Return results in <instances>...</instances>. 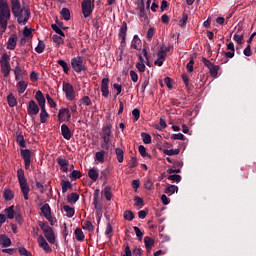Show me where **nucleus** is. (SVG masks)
Wrapping results in <instances>:
<instances>
[{
    "label": "nucleus",
    "mask_w": 256,
    "mask_h": 256,
    "mask_svg": "<svg viewBox=\"0 0 256 256\" xmlns=\"http://www.w3.org/2000/svg\"><path fill=\"white\" fill-rule=\"evenodd\" d=\"M11 11L14 15L18 25H27L29 19H31V9L29 6L21 7V2L19 0H10Z\"/></svg>",
    "instance_id": "nucleus-1"
},
{
    "label": "nucleus",
    "mask_w": 256,
    "mask_h": 256,
    "mask_svg": "<svg viewBox=\"0 0 256 256\" xmlns=\"http://www.w3.org/2000/svg\"><path fill=\"white\" fill-rule=\"evenodd\" d=\"M11 21V7L7 0H0V27L3 32L7 31V25Z\"/></svg>",
    "instance_id": "nucleus-2"
},
{
    "label": "nucleus",
    "mask_w": 256,
    "mask_h": 256,
    "mask_svg": "<svg viewBox=\"0 0 256 256\" xmlns=\"http://www.w3.org/2000/svg\"><path fill=\"white\" fill-rule=\"evenodd\" d=\"M17 178L25 201H29V192L31 191V188H29V184H27V179H25V171H23V169H18Z\"/></svg>",
    "instance_id": "nucleus-3"
},
{
    "label": "nucleus",
    "mask_w": 256,
    "mask_h": 256,
    "mask_svg": "<svg viewBox=\"0 0 256 256\" xmlns=\"http://www.w3.org/2000/svg\"><path fill=\"white\" fill-rule=\"evenodd\" d=\"M11 56L7 53H3L0 58V69L3 77L7 79L11 75Z\"/></svg>",
    "instance_id": "nucleus-4"
},
{
    "label": "nucleus",
    "mask_w": 256,
    "mask_h": 256,
    "mask_svg": "<svg viewBox=\"0 0 256 256\" xmlns=\"http://www.w3.org/2000/svg\"><path fill=\"white\" fill-rule=\"evenodd\" d=\"M71 67L75 73H81V71H87V66L83 64V57L77 56L71 59Z\"/></svg>",
    "instance_id": "nucleus-5"
},
{
    "label": "nucleus",
    "mask_w": 256,
    "mask_h": 256,
    "mask_svg": "<svg viewBox=\"0 0 256 256\" xmlns=\"http://www.w3.org/2000/svg\"><path fill=\"white\" fill-rule=\"evenodd\" d=\"M82 7V14L84 15L85 19L87 17H91L93 13V7H95V0H83L81 3Z\"/></svg>",
    "instance_id": "nucleus-6"
},
{
    "label": "nucleus",
    "mask_w": 256,
    "mask_h": 256,
    "mask_svg": "<svg viewBox=\"0 0 256 256\" xmlns=\"http://www.w3.org/2000/svg\"><path fill=\"white\" fill-rule=\"evenodd\" d=\"M62 91L65 93L66 99L68 101L75 100L76 95H75V88L73 87V85H71L70 83H67V82H63Z\"/></svg>",
    "instance_id": "nucleus-7"
},
{
    "label": "nucleus",
    "mask_w": 256,
    "mask_h": 256,
    "mask_svg": "<svg viewBox=\"0 0 256 256\" xmlns=\"http://www.w3.org/2000/svg\"><path fill=\"white\" fill-rule=\"evenodd\" d=\"M20 153H21V157L24 161V167L27 170L31 167V155H32L31 150L21 149Z\"/></svg>",
    "instance_id": "nucleus-8"
},
{
    "label": "nucleus",
    "mask_w": 256,
    "mask_h": 256,
    "mask_svg": "<svg viewBox=\"0 0 256 256\" xmlns=\"http://www.w3.org/2000/svg\"><path fill=\"white\" fill-rule=\"evenodd\" d=\"M38 245L45 253L53 252V249L49 247V243H47V240H45V237L41 234L38 236Z\"/></svg>",
    "instance_id": "nucleus-9"
},
{
    "label": "nucleus",
    "mask_w": 256,
    "mask_h": 256,
    "mask_svg": "<svg viewBox=\"0 0 256 256\" xmlns=\"http://www.w3.org/2000/svg\"><path fill=\"white\" fill-rule=\"evenodd\" d=\"M119 37L121 38V42H120L121 47H125L126 37H127V22L122 23L119 30Z\"/></svg>",
    "instance_id": "nucleus-10"
},
{
    "label": "nucleus",
    "mask_w": 256,
    "mask_h": 256,
    "mask_svg": "<svg viewBox=\"0 0 256 256\" xmlns=\"http://www.w3.org/2000/svg\"><path fill=\"white\" fill-rule=\"evenodd\" d=\"M27 113L28 115H38L39 114V105H37V102L35 100H30L27 107Z\"/></svg>",
    "instance_id": "nucleus-11"
},
{
    "label": "nucleus",
    "mask_w": 256,
    "mask_h": 256,
    "mask_svg": "<svg viewBox=\"0 0 256 256\" xmlns=\"http://www.w3.org/2000/svg\"><path fill=\"white\" fill-rule=\"evenodd\" d=\"M14 75L16 81H21L23 77L27 76V70H23L21 66L16 65L14 68Z\"/></svg>",
    "instance_id": "nucleus-12"
},
{
    "label": "nucleus",
    "mask_w": 256,
    "mask_h": 256,
    "mask_svg": "<svg viewBox=\"0 0 256 256\" xmlns=\"http://www.w3.org/2000/svg\"><path fill=\"white\" fill-rule=\"evenodd\" d=\"M101 93L105 98L109 97V78H103L101 81Z\"/></svg>",
    "instance_id": "nucleus-13"
},
{
    "label": "nucleus",
    "mask_w": 256,
    "mask_h": 256,
    "mask_svg": "<svg viewBox=\"0 0 256 256\" xmlns=\"http://www.w3.org/2000/svg\"><path fill=\"white\" fill-rule=\"evenodd\" d=\"M17 34H12L7 42V49H9V51H14V49L17 47Z\"/></svg>",
    "instance_id": "nucleus-14"
},
{
    "label": "nucleus",
    "mask_w": 256,
    "mask_h": 256,
    "mask_svg": "<svg viewBox=\"0 0 256 256\" xmlns=\"http://www.w3.org/2000/svg\"><path fill=\"white\" fill-rule=\"evenodd\" d=\"M93 205L96 211L103 210V205L101 204V201H99V189L94 191Z\"/></svg>",
    "instance_id": "nucleus-15"
},
{
    "label": "nucleus",
    "mask_w": 256,
    "mask_h": 256,
    "mask_svg": "<svg viewBox=\"0 0 256 256\" xmlns=\"http://www.w3.org/2000/svg\"><path fill=\"white\" fill-rule=\"evenodd\" d=\"M61 135L67 141L71 140V137H73V135L71 134V129L66 124L61 125Z\"/></svg>",
    "instance_id": "nucleus-16"
},
{
    "label": "nucleus",
    "mask_w": 256,
    "mask_h": 256,
    "mask_svg": "<svg viewBox=\"0 0 256 256\" xmlns=\"http://www.w3.org/2000/svg\"><path fill=\"white\" fill-rule=\"evenodd\" d=\"M35 99L39 105V107H45V96L43 95V92H41V90H38L35 94Z\"/></svg>",
    "instance_id": "nucleus-17"
},
{
    "label": "nucleus",
    "mask_w": 256,
    "mask_h": 256,
    "mask_svg": "<svg viewBox=\"0 0 256 256\" xmlns=\"http://www.w3.org/2000/svg\"><path fill=\"white\" fill-rule=\"evenodd\" d=\"M16 142L22 149H25V147H27V142H25V137L21 132H16Z\"/></svg>",
    "instance_id": "nucleus-18"
},
{
    "label": "nucleus",
    "mask_w": 256,
    "mask_h": 256,
    "mask_svg": "<svg viewBox=\"0 0 256 256\" xmlns=\"http://www.w3.org/2000/svg\"><path fill=\"white\" fill-rule=\"evenodd\" d=\"M44 237L46 238L48 243H51V245H55V232H53V228H51L47 232H44Z\"/></svg>",
    "instance_id": "nucleus-19"
},
{
    "label": "nucleus",
    "mask_w": 256,
    "mask_h": 256,
    "mask_svg": "<svg viewBox=\"0 0 256 256\" xmlns=\"http://www.w3.org/2000/svg\"><path fill=\"white\" fill-rule=\"evenodd\" d=\"M113 132L111 131V125H106L102 128V132L100 134L101 138H111Z\"/></svg>",
    "instance_id": "nucleus-20"
},
{
    "label": "nucleus",
    "mask_w": 256,
    "mask_h": 256,
    "mask_svg": "<svg viewBox=\"0 0 256 256\" xmlns=\"http://www.w3.org/2000/svg\"><path fill=\"white\" fill-rule=\"evenodd\" d=\"M0 245L2 247H11V239L5 234L0 235Z\"/></svg>",
    "instance_id": "nucleus-21"
},
{
    "label": "nucleus",
    "mask_w": 256,
    "mask_h": 256,
    "mask_svg": "<svg viewBox=\"0 0 256 256\" xmlns=\"http://www.w3.org/2000/svg\"><path fill=\"white\" fill-rule=\"evenodd\" d=\"M67 201L70 205H75L79 201V194L72 192L67 196Z\"/></svg>",
    "instance_id": "nucleus-22"
},
{
    "label": "nucleus",
    "mask_w": 256,
    "mask_h": 256,
    "mask_svg": "<svg viewBox=\"0 0 256 256\" xmlns=\"http://www.w3.org/2000/svg\"><path fill=\"white\" fill-rule=\"evenodd\" d=\"M106 155H107V152L105 150L96 152L95 161H98V163H105V156Z\"/></svg>",
    "instance_id": "nucleus-23"
},
{
    "label": "nucleus",
    "mask_w": 256,
    "mask_h": 256,
    "mask_svg": "<svg viewBox=\"0 0 256 256\" xmlns=\"http://www.w3.org/2000/svg\"><path fill=\"white\" fill-rule=\"evenodd\" d=\"M40 122L41 123H47V118L49 117V113H47V110L45 109V106L40 107Z\"/></svg>",
    "instance_id": "nucleus-24"
},
{
    "label": "nucleus",
    "mask_w": 256,
    "mask_h": 256,
    "mask_svg": "<svg viewBox=\"0 0 256 256\" xmlns=\"http://www.w3.org/2000/svg\"><path fill=\"white\" fill-rule=\"evenodd\" d=\"M16 87H17L18 93L23 94L27 90V82H25L24 80H20L16 84Z\"/></svg>",
    "instance_id": "nucleus-25"
},
{
    "label": "nucleus",
    "mask_w": 256,
    "mask_h": 256,
    "mask_svg": "<svg viewBox=\"0 0 256 256\" xmlns=\"http://www.w3.org/2000/svg\"><path fill=\"white\" fill-rule=\"evenodd\" d=\"M5 215L8 219H15V206H10L4 210Z\"/></svg>",
    "instance_id": "nucleus-26"
},
{
    "label": "nucleus",
    "mask_w": 256,
    "mask_h": 256,
    "mask_svg": "<svg viewBox=\"0 0 256 256\" xmlns=\"http://www.w3.org/2000/svg\"><path fill=\"white\" fill-rule=\"evenodd\" d=\"M60 185L62 187V193H66L69 189H73V184H71L69 180H62Z\"/></svg>",
    "instance_id": "nucleus-27"
},
{
    "label": "nucleus",
    "mask_w": 256,
    "mask_h": 256,
    "mask_svg": "<svg viewBox=\"0 0 256 256\" xmlns=\"http://www.w3.org/2000/svg\"><path fill=\"white\" fill-rule=\"evenodd\" d=\"M40 211L42 213V215L47 218L51 215V206H49V204H44L41 208Z\"/></svg>",
    "instance_id": "nucleus-28"
},
{
    "label": "nucleus",
    "mask_w": 256,
    "mask_h": 256,
    "mask_svg": "<svg viewBox=\"0 0 256 256\" xmlns=\"http://www.w3.org/2000/svg\"><path fill=\"white\" fill-rule=\"evenodd\" d=\"M88 177L91 179V181H97L99 179V172L95 168H91L88 171Z\"/></svg>",
    "instance_id": "nucleus-29"
},
{
    "label": "nucleus",
    "mask_w": 256,
    "mask_h": 256,
    "mask_svg": "<svg viewBox=\"0 0 256 256\" xmlns=\"http://www.w3.org/2000/svg\"><path fill=\"white\" fill-rule=\"evenodd\" d=\"M144 245L146 249H153V246L155 245V240H153L151 237L146 236L144 237Z\"/></svg>",
    "instance_id": "nucleus-30"
},
{
    "label": "nucleus",
    "mask_w": 256,
    "mask_h": 256,
    "mask_svg": "<svg viewBox=\"0 0 256 256\" xmlns=\"http://www.w3.org/2000/svg\"><path fill=\"white\" fill-rule=\"evenodd\" d=\"M63 209L66 212V217H68V219H71L75 215V208H71L69 205H64Z\"/></svg>",
    "instance_id": "nucleus-31"
},
{
    "label": "nucleus",
    "mask_w": 256,
    "mask_h": 256,
    "mask_svg": "<svg viewBox=\"0 0 256 256\" xmlns=\"http://www.w3.org/2000/svg\"><path fill=\"white\" fill-rule=\"evenodd\" d=\"M178 192H179V187H177L175 185H169L164 190V193H166V195H173V193H178Z\"/></svg>",
    "instance_id": "nucleus-32"
},
{
    "label": "nucleus",
    "mask_w": 256,
    "mask_h": 256,
    "mask_svg": "<svg viewBox=\"0 0 256 256\" xmlns=\"http://www.w3.org/2000/svg\"><path fill=\"white\" fill-rule=\"evenodd\" d=\"M60 14L63 17L64 21H70L71 20V11H69V8H62Z\"/></svg>",
    "instance_id": "nucleus-33"
},
{
    "label": "nucleus",
    "mask_w": 256,
    "mask_h": 256,
    "mask_svg": "<svg viewBox=\"0 0 256 256\" xmlns=\"http://www.w3.org/2000/svg\"><path fill=\"white\" fill-rule=\"evenodd\" d=\"M101 147L105 151H109L111 149V138H102Z\"/></svg>",
    "instance_id": "nucleus-34"
},
{
    "label": "nucleus",
    "mask_w": 256,
    "mask_h": 256,
    "mask_svg": "<svg viewBox=\"0 0 256 256\" xmlns=\"http://www.w3.org/2000/svg\"><path fill=\"white\" fill-rule=\"evenodd\" d=\"M74 235L77 241H85V234H83L81 228H76Z\"/></svg>",
    "instance_id": "nucleus-35"
},
{
    "label": "nucleus",
    "mask_w": 256,
    "mask_h": 256,
    "mask_svg": "<svg viewBox=\"0 0 256 256\" xmlns=\"http://www.w3.org/2000/svg\"><path fill=\"white\" fill-rule=\"evenodd\" d=\"M14 197H15V194L13 193V191L11 189H6L4 191L5 201H13Z\"/></svg>",
    "instance_id": "nucleus-36"
},
{
    "label": "nucleus",
    "mask_w": 256,
    "mask_h": 256,
    "mask_svg": "<svg viewBox=\"0 0 256 256\" xmlns=\"http://www.w3.org/2000/svg\"><path fill=\"white\" fill-rule=\"evenodd\" d=\"M115 153H116L118 163H123V161H124V152H123V150L121 148H116Z\"/></svg>",
    "instance_id": "nucleus-37"
},
{
    "label": "nucleus",
    "mask_w": 256,
    "mask_h": 256,
    "mask_svg": "<svg viewBox=\"0 0 256 256\" xmlns=\"http://www.w3.org/2000/svg\"><path fill=\"white\" fill-rule=\"evenodd\" d=\"M69 177H70V179H73V181H77V179H81V177H83V175L81 174V171L73 170L69 174Z\"/></svg>",
    "instance_id": "nucleus-38"
},
{
    "label": "nucleus",
    "mask_w": 256,
    "mask_h": 256,
    "mask_svg": "<svg viewBox=\"0 0 256 256\" xmlns=\"http://www.w3.org/2000/svg\"><path fill=\"white\" fill-rule=\"evenodd\" d=\"M7 101L9 107H17V99L15 98V96H13V94L7 96Z\"/></svg>",
    "instance_id": "nucleus-39"
},
{
    "label": "nucleus",
    "mask_w": 256,
    "mask_h": 256,
    "mask_svg": "<svg viewBox=\"0 0 256 256\" xmlns=\"http://www.w3.org/2000/svg\"><path fill=\"white\" fill-rule=\"evenodd\" d=\"M219 69H220V67H219V65H212V67L211 68H209V73H210V75H211V77H217V75H218V73H219Z\"/></svg>",
    "instance_id": "nucleus-40"
},
{
    "label": "nucleus",
    "mask_w": 256,
    "mask_h": 256,
    "mask_svg": "<svg viewBox=\"0 0 256 256\" xmlns=\"http://www.w3.org/2000/svg\"><path fill=\"white\" fill-rule=\"evenodd\" d=\"M58 65H60V67H62L64 73H66V75L69 74V65L67 64V62L65 60H58L57 61Z\"/></svg>",
    "instance_id": "nucleus-41"
},
{
    "label": "nucleus",
    "mask_w": 256,
    "mask_h": 256,
    "mask_svg": "<svg viewBox=\"0 0 256 256\" xmlns=\"http://www.w3.org/2000/svg\"><path fill=\"white\" fill-rule=\"evenodd\" d=\"M124 219L125 221H133L135 219V214H133V211L126 210L124 211Z\"/></svg>",
    "instance_id": "nucleus-42"
},
{
    "label": "nucleus",
    "mask_w": 256,
    "mask_h": 256,
    "mask_svg": "<svg viewBox=\"0 0 256 256\" xmlns=\"http://www.w3.org/2000/svg\"><path fill=\"white\" fill-rule=\"evenodd\" d=\"M142 141L145 145H150L151 143V134L142 132L141 133Z\"/></svg>",
    "instance_id": "nucleus-43"
},
{
    "label": "nucleus",
    "mask_w": 256,
    "mask_h": 256,
    "mask_svg": "<svg viewBox=\"0 0 256 256\" xmlns=\"http://www.w3.org/2000/svg\"><path fill=\"white\" fill-rule=\"evenodd\" d=\"M39 227L43 231V233H47V231H50L52 229L47 222L43 221H39Z\"/></svg>",
    "instance_id": "nucleus-44"
},
{
    "label": "nucleus",
    "mask_w": 256,
    "mask_h": 256,
    "mask_svg": "<svg viewBox=\"0 0 256 256\" xmlns=\"http://www.w3.org/2000/svg\"><path fill=\"white\" fill-rule=\"evenodd\" d=\"M138 151L142 157H148L149 159H151V154H147V148H145V146L140 145L138 147Z\"/></svg>",
    "instance_id": "nucleus-45"
},
{
    "label": "nucleus",
    "mask_w": 256,
    "mask_h": 256,
    "mask_svg": "<svg viewBox=\"0 0 256 256\" xmlns=\"http://www.w3.org/2000/svg\"><path fill=\"white\" fill-rule=\"evenodd\" d=\"M83 229L93 232L95 230V227L93 226V223H91V221H85L83 223Z\"/></svg>",
    "instance_id": "nucleus-46"
},
{
    "label": "nucleus",
    "mask_w": 256,
    "mask_h": 256,
    "mask_svg": "<svg viewBox=\"0 0 256 256\" xmlns=\"http://www.w3.org/2000/svg\"><path fill=\"white\" fill-rule=\"evenodd\" d=\"M134 201H135L136 207H140V208L145 207V201H143V198L139 196H135Z\"/></svg>",
    "instance_id": "nucleus-47"
},
{
    "label": "nucleus",
    "mask_w": 256,
    "mask_h": 256,
    "mask_svg": "<svg viewBox=\"0 0 256 256\" xmlns=\"http://www.w3.org/2000/svg\"><path fill=\"white\" fill-rule=\"evenodd\" d=\"M179 153H181L180 149H170V150L165 149L164 150V155H168L170 157L172 155H179Z\"/></svg>",
    "instance_id": "nucleus-48"
},
{
    "label": "nucleus",
    "mask_w": 256,
    "mask_h": 256,
    "mask_svg": "<svg viewBox=\"0 0 256 256\" xmlns=\"http://www.w3.org/2000/svg\"><path fill=\"white\" fill-rule=\"evenodd\" d=\"M168 180L173 183H181V175L172 174L168 176Z\"/></svg>",
    "instance_id": "nucleus-49"
},
{
    "label": "nucleus",
    "mask_w": 256,
    "mask_h": 256,
    "mask_svg": "<svg viewBox=\"0 0 256 256\" xmlns=\"http://www.w3.org/2000/svg\"><path fill=\"white\" fill-rule=\"evenodd\" d=\"M36 53H43L45 51V43L42 40L38 41V45L35 48Z\"/></svg>",
    "instance_id": "nucleus-50"
},
{
    "label": "nucleus",
    "mask_w": 256,
    "mask_h": 256,
    "mask_svg": "<svg viewBox=\"0 0 256 256\" xmlns=\"http://www.w3.org/2000/svg\"><path fill=\"white\" fill-rule=\"evenodd\" d=\"M104 197L106 198V201H110V200H111V197H112V194H111V187L106 186V187L104 188Z\"/></svg>",
    "instance_id": "nucleus-51"
},
{
    "label": "nucleus",
    "mask_w": 256,
    "mask_h": 256,
    "mask_svg": "<svg viewBox=\"0 0 256 256\" xmlns=\"http://www.w3.org/2000/svg\"><path fill=\"white\" fill-rule=\"evenodd\" d=\"M56 161L60 167H68L69 166V160H66L64 158L59 157V158H57Z\"/></svg>",
    "instance_id": "nucleus-52"
},
{
    "label": "nucleus",
    "mask_w": 256,
    "mask_h": 256,
    "mask_svg": "<svg viewBox=\"0 0 256 256\" xmlns=\"http://www.w3.org/2000/svg\"><path fill=\"white\" fill-rule=\"evenodd\" d=\"M51 27L53 31L57 33V35H60L61 37H65V33L63 32V30H61V28H59V26H57V24H52Z\"/></svg>",
    "instance_id": "nucleus-53"
},
{
    "label": "nucleus",
    "mask_w": 256,
    "mask_h": 256,
    "mask_svg": "<svg viewBox=\"0 0 256 256\" xmlns=\"http://www.w3.org/2000/svg\"><path fill=\"white\" fill-rule=\"evenodd\" d=\"M187 19H189V15L187 13L182 14V19L179 21L180 27H185L187 25Z\"/></svg>",
    "instance_id": "nucleus-54"
},
{
    "label": "nucleus",
    "mask_w": 256,
    "mask_h": 256,
    "mask_svg": "<svg viewBox=\"0 0 256 256\" xmlns=\"http://www.w3.org/2000/svg\"><path fill=\"white\" fill-rule=\"evenodd\" d=\"M136 237L138 238V241H143V232H141V229L137 226L133 227Z\"/></svg>",
    "instance_id": "nucleus-55"
},
{
    "label": "nucleus",
    "mask_w": 256,
    "mask_h": 256,
    "mask_svg": "<svg viewBox=\"0 0 256 256\" xmlns=\"http://www.w3.org/2000/svg\"><path fill=\"white\" fill-rule=\"evenodd\" d=\"M105 235H107L109 237V239H111V237H113V226H111V223L107 224Z\"/></svg>",
    "instance_id": "nucleus-56"
},
{
    "label": "nucleus",
    "mask_w": 256,
    "mask_h": 256,
    "mask_svg": "<svg viewBox=\"0 0 256 256\" xmlns=\"http://www.w3.org/2000/svg\"><path fill=\"white\" fill-rule=\"evenodd\" d=\"M128 165H129V169H134V167H137V165H139V162H137L136 157H131Z\"/></svg>",
    "instance_id": "nucleus-57"
},
{
    "label": "nucleus",
    "mask_w": 256,
    "mask_h": 256,
    "mask_svg": "<svg viewBox=\"0 0 256 256\" xmlns=\"http://www.w3.org/2000/svg\"><path fill=\"white\" fill-rule=\"evenodd\" d=\"M234 41L236 43H238V45H243V39H244V36L243 34L239 35V34H235L234 37H233Z\"/></svg>",
    "instance_id": "nucleus-58"
},
{
    "label": "nucleus",
    "mask_w": 256,
    "mask_h": 256,
    "mask_svg": "<svg viewBox=\"0 0 256 256\" xmlns=\"http://www.w3.org/2000/svg\"><path fill=\"white\" fill-rule=\"evenodd\" d=\"M195 65V60L193 58L190 59V61L186 65V69L188 73H193V66Z\"/></svg>",
    "instance_id": "nucleus-59"
},
{
    "label": "nucleus",
    "mask_w": 256,
    "mask_h": 256,
    "mask_svg": "<svg viewBox=\"0 0 256 256\" xmlns=\"http://www.w3.org/2000/svg\"><path fill=\"white\" fill-rule=\"evenodd\" d=\"M83 105H86V107H91V105H93V102H91V98H89V96H84L81 99Z\"/></svg>",
    "instance_id": "nucleus-60"
},
{
    "label": "nucleus",
    "mask_w": 256,
    "mask_h": 256,
    "mask_svg": "<svg viewBox=\"0 0 256 256\" xmlns=\"http://www.w3.org/2000/svg\"><path fill=\"white\" fill-rule=\"evenodd\" d=\"M132 115L134 117V121H139V118L141 117V110H139L138 108H135L132 111Z\"/></svg>",
    "instance_id": "nucleus-61"
},
{
    "label": "nucleus",
    "mask_w": 256,
    "mask_h": 256,
    "mask_svg": "<svg viewBox=\"0 0 256 256\" xmlns=\"http://www.w3.org/2000/svg\"><path fill=\"white\" fill-rule=\"evenodd\" d=\"M139 16L147 17V13H145V4L143 2L139 5Z\"/></svg>",
    "instance_id": "nucleus-62"
},
{
    "label": "nucleus",
    "mask_w": 256,
    "mask_h": 256,
    "mask_svg": "<svg viewBox=\"0 0 256 256\" xmlns=\"http://www.w3.org/2000/svg\"><path fill=\"white\" fill-rule=\"evenodd\" d=\"M171 139H173L174 141L175 140H180V141H185V135L181 134V133H178V134H173L171 136Z\"/></svg>",
    "instance_id": "nucleus-63"
},
{
    "label": "nucleus",
    "mask_w": 256,
    "mask_h": 256,
    "mask_svg": "<svg viewBox=\"0 0 256 256\" xmlns=\"http://www.w3.org/2000/svg\"><path fill=\"white\" fill-rule=\"evenodd\" d=\"M18 251L20 255L31 256V252H29L25 247H20Z\"/></svg>",
    "instance_id": "nucleus-64"
}]
</instances>
